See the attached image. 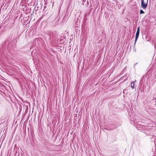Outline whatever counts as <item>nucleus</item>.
Returning a JSON list of instances; mask_svg holds the SVG:
<instances>
[{"label":"nucleus","instance_id":"10","mask_svg":"<svg viewBox=\"0 0 156 156\" xmlns=\"http://www.w3.org/2000/svg\"><path fill=\"white\" fill-rule=\"evenodd\" d=\"M16 38H17V37H16H16L15 38L14 37H13V39H16Z\"/></svg>","mask_w":156,"mask_h":156},{"label":"nucleus","instance_id":"5","mask_svg":"<svg viewBox=\"0 0 156 156\" xmlns=\"http://www.w3.org/2000/svg\"><path fill=\"white\" fill-rule=\"evenodd\" d=\"M134 81H133L131 83V87L132 89H133L134 87Z\"/></svg>","mask_w":156,"mask_h":156},{"label":"nucleus","instance_id":"1","mask_svg":"<svg viewBox=\"0 0 156 156\" xmlns=\"http://www.w3.org/2000/svg\"><path fill=\"white\" fill-rule=\"evenodd\" d=\"M147 0V2L146 3H145L144 0H141V7L144 9H145L147 8V6L148 0Z\"/></svg>","mask_w":156,"mask_h":156},{"label":"nucleus","instance_id":"13","mask_svg":"<svg viewBox=\"0 0 156 156\" xmlns=\"http://www.w3.org/2000/svg\"><path fill=\"white\" fill-rule=\"evenodd\" d=\"M91 12L90 10V13Z\"/></svg>","mask_w":156,"mask_h":156},{"label":"nucleus","instance_id":"4","mask_svg":"<svg viewBox=\"0 0 156 156\" xmlns=\"http://www.w3.org/2000/svg\"><path fill=\"white\" fill-rule=\"evenodd\" d=\"M140 34V31H136V35L135 39V40L134 45L133 48H134L135 45L136 44V41L138 38Z\"/></svg>","mask_w":156,"mask_h":156},{"label":"nucleus","instance_id":"9","mask_svg":"<svg viewBox=\"0 0 156 156\" xmlns=\"http://www.w3.org/2000/svg\"><path fill=\"white\" fill-rule=\"evenodd\" d=\"M44 9H43V11H44V10L45 9V8L46 7V6H44Z\"/></svg>","mask_w":156,"mask_h":156},{"label":"nucleus","instance_id":"12","mask_svg":"<svg viewBox=\"0 0 156 156\" xmlns=\"http://www.w3.org/2000/svg\"><path fill=\"white\" fill-rule=\"evenodd\" d=\"M87 16V15L86 14H85V16Z\"/></svg>","mask_w":156,"mask_h":156},{"label":"nucleus","instance_id":"3","mask_svg":"<svg viewBox=\"0 0 156 156\" xmlns=\"http://www.w3.org/2000/svg\"><path fill=\"white\" fill-rule=\"evenodd\" d=\"M145 77L144 76L141 78L140 82V85L142 86L143 83L144 82V79H145Z\"/></svg>","mask_w":156,"mask_h":156},{"label":"nucleus","instance_id":"11","mask_svg":"<svg viewBox=\"0 0 156 156\" xmlns=\"http://www.w3.org/2000/svg\"><path fill=\"white\" fill-rule=\"evenodd\" d=\"M137 64V63H136V64H134V67Z\"/></svg>","mask_w":156,"mask_h":156},{"label":"nucleus","instance_id":"6","mask_svg":"<svg viewBox=\"0 0 156 156\" xmlns=\"http://www.w3.org/2000/svg\"><path fill=\"white\" fill-rule=\"evenodd\" d=\"M144 13V11L140 9V14Z\"/></svg>","mask_w":156,"mask_h":156},{"label":"nucleus","instance_id":"7","mask_svg":"<svg viewBox=\"0 0 156 156\" xmlns=\"http://www.w3.org/2000/svg\"><path fill=\"white\" fill-rule=\"evenodd\" d=\"M140 27H138V28H137V31H140Z\"/></svg>","mask_w":156,"mask_h":156},{"label":"nucleus","instance_id":"2","mask_svg":"<svg viewBox=\"0 0 156 156\" xmlns=\"http://www.w3.org/2000/svg\"><path fill=\"white\" fill-rule=\"evenodd\" d=\"M13 36V34H11L7 38L6 40L4 42V44L5 45L6 44V42L7 41H10L11 39L12 38Z\"/></svg>","mask_w":156,"mask_h":156},{"label":"nucleus","instance_id":"8","mask_svg":"<svg viewBox=\"0 0 156 156\" xmlns=\"http://www.w3.org/2000/svg\"><path fill=\"white\" fill-rule=\"evenodd\" d=\"M45 15H44L42 16L40 18V19H41L43 18V17L45 16Z\"/></svg>","mask_w":156,"mask_h":156}]
</instances>
